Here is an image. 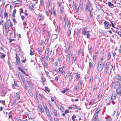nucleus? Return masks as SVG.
Instances as JSON below:
<instances>
[{"label":"nucleus","instance_id":"1","mask_svg":"<svg viewBox=\"0 0 121 121\" xmlns=\"http://www.w3.org/2000/svg\"><path fill=\"white\" fill-rule=\"evenodd\" d=\"M91 3L90 1H88L87 5L86 6V9L87 11V10L90 13V17H91L93 16L92 13V9L91 8Z\"/></svg>","mask_w":121,"mask_h":121},{"label":"nucleus","instance_id":"2","mask_svg":"<svg viewBox=\"0 0 121 121\" xmlns=\"http://www.w3.org/2000/svg\"><path fill=\"white\" fill-rule=\"evenodd\" d=\"M13 25L12 23L11 22L10 20L9 19L6 21L5 24H4L3 27H4L6 29L9 28V27H11Z\"/></svg>","mask_w":121,"mask_h":121},{"label":"nucleus","instance_id":"3","mask_svg":"<svg viewBox=\"0 0 121 121\" xmlns=\"http://www.w3.org/2000/svg\"><path fill=\"white\" fill-rule=\"evenodd\" d=\"M104 65V64L101 62H99L97 67V70L99 71H101Z\"/></svg>","mask_w":121,"mask_h":121},{"label":"nucleus","instance_id":"4","mask_svg":"<svg viewBox=\"0 0 121 121\" xmlns=\"http://www.w3.org/2000/svg\"><path fill=\"white\" fill-rule=\"evenodd\" d=\"M109 24V23L107 21H105L104 22V27L105 29H108L110 28Z\"/></svg>","mask_w":121,"mask_h":121},{"label":"nucleus","instance_id":"5","mask_svg":"<svg viewBox=\"0 0 121 121\" xmlns=\"http://www.w3.org/2000/svg\"><path fill=\"white\" fill-rule=\"evenodd\" d=\"M116 92L117 94L120 96H121V86H119L117 89Z\"/></svg>","mask_w":121,"mask_h":121},{"label":"nucleus","instance_id":"6","mask_svg":"<svg viewBox=\"0 0 121 121\" xmlns=\"http://www.w3.org/2000/svg\"><path fill=\"white\" fill-rule=\"evenodd\" d=\"M16 63L17 65H19L20 62V59L19 56H17V55L16 53Z\"/></svg>","mask_w":121,"mask_h":121},{"label":"nucleus","instance_id":"7","mask_svg":"<svg viewBox=\"0 0 121 121\" xmlns=\"http://www.w3.org/2000/svg\"><path fill=\"white\" fill-rule=\"evenodd\" d=\"M81 103V102L80 101L79 102H76V104H77V105H76V109H78L79 110L81 109V108H78V107L80 106Z\"/></svg>","mask_w":121,"mask_h":121},{"label":"nucleus","instance_id":"8","mask_svg":"<svg viewBox=\"0 0 121 121\" xmlns=\"http://www.w3.org/2000/svg\"><path fill=\"white\" fill-rule=\"evenodd\" d=\"M35 5L34 4H30L29 7L30 10L31 11H32Z\"/></svg>","mask_w":121,"mask_h":121},{"label":"nucleus","instance_id":"9","mask_svg":"<svg viewBox=\"0 0 121 121\" xmlns=\"http://www.w3.org/2000/svg\"><path fill=\"white\" fill-rule=\"evenodd\" d=\"M20 1V0H16L13 3V5H15L17 4H20V2H21Z\"/></svg>","mask_w":121,"mask_h":121},{"label":"nucleus","instance_id":"10","mask_svg":"<svg viewBox=\"0 0 121 121\" xmlns=\"http://www.w3.org/2000/svg\"><path fill=\"white\" fill-rule=\"evenodd\" d=\"M50 50V49L49 48H47L46 49L45 53L48 55L49 53Z\"/></svg>","mask_w":121,"mask_h":121},{"label":"nucleus","instance_id":"11","mask_svg":"<svg viewBox=\"0 0 121 121\" xmlns=\"http://www.w3.org/2000/svg\"><path fill=\"white\" fill-rule=\"evenodd\" d=\"M58 35L57 34H54L52 36V38L53 39H56Z\"/></svg>","mask_w":121,"mask_h":121},{"label":"nucleus","instance_id":"12","mask_svg":"<svg viewBox=\"0 0 121 121\" xmlns=\"http://www.w3.org/2000/svg\"><path fill=\"white\" fill-rule=\"evenodd\" d=\"M110 100L111 99L110 98H107L106 100V103L108 104H109L110 102Z\"/></svg>","mask_w":121,"mask_h":121},{"label":"nucleus","instance_id":"13","mask_svg":"<svg viewBox=\"0 0 121 121\" xmlns=\"http://www.w3.org/2000/svg\"><path fill=\"white\" fill-rule=\"evenodd\" d=\"M116 78L117 80H118L121 81V76L119 75L116 76Z\"/></svg>","mask_w":121,"mask_h":121},{"label":"nucleus","instance_id":"14","mask_svg":"<svg viewBox=\"0 0 121 121\" xmlns=\"http://www.w3.org/2000/svg\"><path fill=\"white\" fill-rule=\"evenodd\" d=\"M43 105L45 110L46 111H47V110H48V109L47 107V105L45 103H43Z\"/></svg>","mask_w":121,"mask_h":121},{"label":"nucleus","instance_id":"15","mask_svg":"<svg viewBox=\"0 0 121 121\" xmlns=\"http://www.w3.org/2000/svg\"><path fill=\"white\" fill-rule=\"evenodd\" d=\"M47 114V116L49 118H50L51 117V115H50V113L49 112V111L48 109L47 110V111H46Z\"/></svg>","mask_w":121,"mask_h":121},{"label":"nucleus","instance_id":"16","mask_svg":"<svg viewBox=\"0 0 121 121\" xmlns=\"http://www.w3.org/2000/svg\"><path fill=\"white\" fill-rule=\"evenodd\" d=\"M18 77L19 79H21L22 81V80H23L24 79V76L23 75H18Z\"/></svg>","mask_w":121,"mask_h":121},{"label":"nucleus","instance_id":"17","mask_svg":"<svg viewBox=\"0 0 121 121\" xmlns=\"http://www.w3.org/2000/svg\"><path fill=\"white\" fill-rule=\"evenodd\" d=\"M52 111L53 112L54 115L55 116H56L57 115V111L56 110L53 109Z\"/></svg>","mask_w":121,"mask_h":121},{"label":"nucleus","instance_id":"18","mask_svg":"<svg viewBox=\"0 0 121 121\" xmlns=\"http://www.w3.org/2000/svg\"><path fill=\"white\" fill-rule=\"evenodd\" d=\"M116 98V95L115 94H112L111 96V99L112 100L115 99Z\"/></svg>","mask_w":121,"mask_h":121},{"label":"nucleus","instance_id":"19","mask_svg":"<svg viewBox=\"0 0 121 121\" xmlns=\"http://www.w3.org/2000/svg\"><path fill=\"white\" fill-rule=\"evenodd\" d=\"M43 17L42 15L41 14H39V16L38 17V18L39 20V21H40L41 19H42V18Z\"/></svg>","mask_w":121,"mask_h":121},{"label":"nucleus","instance_id":"20","mask_svg":"<svg viewBox=\"0 0 121 121\" xmlns=\"http://www.w3.org/2000/svg\"><path fill=\"white\" fill-rule=\"evenodd\" d=\"M28 92L30 95V96L32 97L33 96V95L32 91L30 90H29L28 91Z\"/></svg>","mask_w":121,"mask_h":121},{"label":"nucleus","instance_id":"21","mask_svg":"<svg viewBox=\"0 0 121 121\" xmlns=\"http://www.w3.org/2000/svg\"><path fill=\"white\" fill-rule=\"evenodd\" d=\"M49 55H48L46 57V60L47 61H49L50 60V58L49 57Z\"/></svg>","mask_w":121,"mask_h":121},{"label":"nucleus","instance_id":"22","mask_svg":"<svg viewBox=\"0 0 121 121\" xmlns=\"http://www.w3.org/2000/svg\"><path fill=\"white\" fill-rule=\"evenodd\" d=\"M37 50L38 51L39 53V54H40L42 52V49L38 48H37Z\"/></svg>","mask_w":121,"mask_h":121},{"label":"nucleus","instance_id":"23","mask_svg":"<svg viewBox=\"0 0 121 121\" xmlns=\"http://www.w3.org/2000/svg\"><path fill=\"white\" fill-rule=\"evenodd\" d=\"M100 33L102 34V35H104L105 34V31L103 30H101V31H100Z\"/></svg>","mask_w":121,"mask_h":121},{"label":"nucleus","instance_id":"24","mask_svg":"<svg viewBox=\"0 0 121 121\" xmlns=\"http://www.w3.org/2000/svg\"><path fill=\"white\" fill-rule=\"evenodd\" d=\"M89 32H90V31H87V32H86V35H87L86 37L88 39H89V37H90V34H89Z\"/></svg>","mask_w":121,"mask_h":121},{"label":"nucleus","instance_id":"25","mask_svg":"<svg viewBox=\"0 0 121 121\" xmlns=\"http://www.w3.org/2000/svg\"><path fill=\"white\" fill-rule=\"evenodd\" d=\"M16 102V100H15L12 103L11 105L12 106H13L14 105H15Z\"/></svg>","mask_w":121,"mask_h":121},{"label":"nucleus","instance_id":"26","mask_svg":"<svg viewBox=\"0 0 121 121\" xmlns=\"http://www.w3.org/2000/svg\"><path fill=\"white\" fill-rule=\"evenodd\" d=\"M64 7H60V13H63V10Z\"/></svg>","mask_w":121,"mask_h":121},{"label":"nucleus","instance_id":"27","mask_svg":"<svg viewBox=\"0 0 121 121\" xmlns=\"http://www.w3.org/2000/svg\"><path fill=\"white\" fill-rule=\"evenodd\" d=\"M82 83L83 82L82 81H80L78 84V86H81L82 85Z\"/></svg>","mask_w":121,"mask_h":121},{"label":"nucleus","instance_id":"28","mask_svg":"<svg viewBox=\"0 0 121 121\" xmlns=\"http://www.w3.org/2000/svg\"><path fill=\"white\" fill-rule=\"evenodd\" d=\"M80 74V73H77V74H76V76H77V77L76 78V79H78L79 78H80V76H79Z\"/></svg>","mask_w":121,"mask_h":121},{"label":"nucleus","instance_id":"29","mask_svg":"<svg viewBox=\"0 0 121 121\" xmlns=\"http://www.w3.org/2000/svg\"><path fill=\"white\" fill-rule=\"evenodd\" d=\"M89 67L90 68L91 67H93V65L92 63L89 62Z\"/></svg>","mask_w":121,"mask_h":121},{"label":"nucleus","instance_id":"30","mask_svg":"<svg viewBox=\"0 0 121 121\" xmlns=\"http://www.w3.org/2000/svg\"><path fill=\"white\" fill-rule=\"evenodd\" d=\"M4 16L6 19H7L8 17V13L6 12H5L4 13Z\"/></svg>","mask_w":121,"mask_h":121},{"label":"nucleus","instance_id":"31","mask_svg":"<svg viewBox=\"0 0 121 121\" xmlns=\"http://www.w3.org/2000/svg\"><path fill=\"white\" fill-rule=\"evenodd\" d=\"M108 5L109 7H112L113 6V4L111 3L110 2H108Z\"/></svg>","mask_w":121,"mask_h":121},{"label":"nucleus","instance_id":"32","mask_svg":"<svg viewBox=\"0 0 121 121\" xmlns=\"http://www.w3.org/2000/svg\"><path fill=\"white\" fill-rule=\"evenodd\" d=\"M76 118V116L75 115H73V116L72 117V119L73 121H74L75 120Z\"/></svg>","mask_w":121,"mask_h":121},{"label":"nucleus","instance_id":"33","mask_svg":"<svg viewBox=\"0 0 121 121\" xmlns=\"http://www.w3.org/2000/svg\"><path fill=\"white\" fill-rule=\"evenodd\" d=\"M51 1L50 0H48V3L47 4V6L48 7H49L50 6V5Z\"/></svg>","mask_w":121,"mask_h":121},{"label":"nucleus","instance_id":"34","mask_svg":"<svg viewBox=\"0 0 121 121\" xmlns=\"http://www.w3.org/2000/svg\"><path fill=\"white\" fill-rule=\"evenodd\" d=\"M9 42L10 43H11L13 41H14L15 40V39H9Z\"/></svg>","mask_w":121,"mask_h":121},{"label":"nucleus","instance_id":"35","mask_svg":"<svg viewBox=\"0 0 121 121\" xmlns=\"http://www.w3.org/2000/svg\"><path fill=\"white\" fill-rule=\"evenodd\" d=\"M0 103H1L2 104H3V105H5V101L4 100H3L2 101L0 100Z\"/></svg>","mask_w":121,"mask_h":121},{"label":"nucleus","instance_id":"36","mask_svg":"<svg viewBox=\"0 0 121 121\" xmlns=\"http://www.w3.org/2000/svg\"><path fill=\"white\" fill-rule=\"evenodd\" d=\"M45 42L43 40H42L40 43V44L41 45H43L44 44Z\"/></svg>","mask_w":121,"mask_h":121},{"label":"nucleus","instance_id":"37","mask_svg":"<svg viewBox=\"0 0 121 121\" xmlns=\"http://www.w3.org/2000/svg\"><path fill=\"white\" fill-rule=\"evenodd\" d=\"M45 72L46 73L48 77H49L50 76H49V73L47 71H46L45 70Z\"/></svg>","mask_w":121,"mask_h":121},{"label":"nucleus","instance_id":"38","mask_svg":"<svg viewBox=\"0 0 121 121\" xmlns=\"http://www.w3.org/2000/svg\"><path fill=\"white\" fill-rule=\"evenodd\" d=\"M20 13H23V9L22 8H21L20 9Z\"/></svg>","mask_w":121,"mask_h":121},{"label":"nucleus","instance_id":"39","mask_svg":"<svg viewBox=\"0 0 121 121\" xmlns=\"http://www.w3.org/2000/svg\"><path fill=\"white\" fill-rule=\"evenodd\" d=\"M45 90H46L47 91L49 92L50 91L48 87H45Z\"/></svg>","mask_w":121,"mask_h":121},{"label":"nucleus","instance_id":"40","mask_svg":"<svg viewBox=\"0 0 121 121\" xmlns=\"http://www.w3.org/2000/svg\"><path fill=\"white\" fill-rule=\"evenodd\" d=\"M41 57H42V58L41 60H44V59L45 57V56L44 55H42V56Z\"/></svg>","mask_w":121,"mask_h":121},{"label":"nucleus","instance_id":"41","mask_svg":"<svg viewBox=\"0 0 121 121\" xmlns=\"http://www.w3.org/2000/svg\"><path fill=\"white\" fill-rule=\"evenodd\" d=\"M97 114H95V117L96 120H97L98 118V117L97 116Z\"/></svg>","mask_w":121,"mask_h":121},{"label":"nucleus","instance_id":"42","mask_svg":"<svg viewBox=\"0 0 121 121\" xmlns=\"http://www.w3.org/2000/svg\"><path fill=\"white\" fill-rule=\"evenodd\" d=\"M49 108H50V109H53V107L52 106V105L50 104L49 103Z\"/></svg>","mask_w":121,"mask_h":121},{"label":"nucleus","instance_id":"43","mask_svg":"<svg viewBox=\"0 0 121 121\" xmlns=\"http://www.w3.org/2000/svg\"><path fill=\"white\" fill-rule=\"evenodd\" d=\"M22 73L24 74H25L26 76H28V75L27 74H26L25 72L23 70H22V71H21Z\"/></svg>","mask_w":121,"mask_h":121},{"label":"nucleus","instance_id":"44","mask_svg":"<svg viewBox=\"0 0 121 121\" xmlns=\"http://www.w3.org/2000/svg\"><path fill=\"white\" fill-rule=\"evenodd\" d=\"M5 55L4 54L0 56V57L2 58H4L5 57Z\"/></svg>","mask_w":121,"mask_h":121},{"label":"nucleus","instance_id":"45","mask_svg":"<svg viewBox=\"0 0 121 121\" xmlns=\"http://www.w3.org/2000/svg\"><path fill=\"white\" fill-rule=\"evenodd\" d=\"M99 111H100V109H97L95 111V112H96V114H98V113L99 112Z\"/></svg>","mask_w":121,"mask_h":121},{"label":"nucleus","instance_id":"46","mask_svg":"<svg viewBox=\"0 0 121 121\" xmlns=\"http://www.w3.org/2000/svg\"><path fill=\"white\" fill-rule=\"evenodd\" d=\"M43 65H44L45 66H48V64L47 63H46V62H44L43 63Z\"/></svg>","mask_w":121,"mask_h":121},{"label":"nucleus","instance_id":"47","mask_svg":"<svg viewBox=\"0 0 121 121\" xmlns=\"http://www.w3.org/2000/svg\"><path fill=\"white\" fill-rule=\"evenodd\" d=\"M73 78V76H70L69 78V81H71L72 80V79Z\"/></svg>","mask_w":121,"mask_h":121},{"label":"nucleus","instance_id":"48","mask_svg":"<svg viewBox=\"0 0 121 121\" xmlns=\"http://www.w3.org/2000/svg\"><path fill=\"white\" fill-rule=\"evenodd\" d=\"M57 28L58 29V32H60V26H58L57 27Z\"/></svg>","mask_w":121,"mask_h":121},{"label":"nucleus","instance_id":"49","mask_svg":"<svg viewBox=\"0 0 121 121\" xmlns=\"http://www.w3.org/2000/svg\"><path fill=\"white\" fill-rule=\"evenodd\" d=\"M39 95L41 99L43 98V95L41 94H39Z\"/></svg>","mask_w":121,"mask_h":121},{"label":"nucleus","instance_id":"50","mask_svg":"<svg viewBox=\"0 0 121 121\" xmlns=\"http://www.w3.org/2000/svg\"><path fill=\"white\" fill-rule=\"evenodd\" d=\"M93 81V77H91L90 78V82H92Z\"/></svg>","mask_w":121,"mask_h":121},{"label":"nucleus","instance_id":"51","mask_svg":"<svg viewBox=\"0 0 121 121\" xmlns=\"http://www.w3.org/2000/svg\"><path fill=\"white\" fill-rule=\"evenodd\" d=\"M40 3L41 5H43L44 4L43 0H40Z\"/></svg>","mask_w":121,"mask_h":121},{"label":"nucleus","instance_id":"52","mask_svg":"<svg viewBox=\"0 0 121 121\" xmlns=\"http://www.w3.org/2000/svg\"><path fill=\"white\" fill-rule=\"evenodd\" d=\"M71 33V29H69V34H68V35L69 37L70 36V35Z\"/></svg>","mask_w":121,"mask_h":121},{"label":"nucleus","instance_id":"53","mask_svg":"<svg viewBox=\"0 0 121 121\" xmlns=\"http://www.w3.org/2000/svg\"><path fill=\"white\" fill-rule=\"evenodd\" d=\"M30 55L31 56L33 55L34 54V53L33 52H32V50H30Z\"/></svg>","mask_w":121,"mask_h":121},{"label":"nucleus","instance_id":"54","mask_svg":"<svg viewBox=\"0 0 121 121\" xmlns=\"http://www.w3.org/2000/svg\"><path fill=\"white\" fill-rule=\"evenodd\" d=\"M27 86L26 84V83L25 84L24 86V89L26 90L27 89Z\"/></svg>","mask_w":121,"mask_h":121},{"label":"nucleus","instance_id":"55","mask_svg":"<svg viewBox=\"0 0 121 121\" xmlns=\"http://www.w3.org/2000/svg\"><path fill=\"white\" fill-rule=\"evenodd\" d=\"M64 20L65 22V24L66 23V17H64Z\"/></svg>","mask_w":121,"mask_h":121},{"label":"nucleus","instance_id":"56","mask_svg":"<svg viewBox=\"0 0 121 121\" xmlns=\"http://www.w3.org/2000/svg\"><path fill=\"white\" fill-rule=\"evenodd\" d=\"M35 100L37 101H38V98L37 95H36L35 97Z\"/></svg>","mask_w":121,"mask_h":121},{"label":"nucleus","instance_id":"57","mask_svg":"<svg viewBox=\"0 0 121 121\" xmlns=\"http://www.w3.org/2000/svg\"><path fill=\"white\" fill-rule=\"evenodd\" d=\"M63 70V69L62 68H59V72H62V70Z\"/></svg>","mask_w":121,"mask_h":121},{"label":"nucleus","instance_id":"58","mask_svg":"<svg viewBox=\"0 0 121 121\" xmlns=\"http://www.w3.org/2000/svg\"><path fill=\"white\" fill-rule=\"evenodd\" d=\"M87 32L86 31H84L82 32V34L84 35H85L86 34Z\"/></svg>","mask_w":121,"mask_h":121},{"label":"nucleus","instance_id":"59","mask_svg":"<svg viewBox=\"0 0 121 121\" xmlns=\"http://www.w3.org/2000/svg\"><path fill=\"white\" fill-rule=\"evenodd\" d=\"M26 61V59L25 58L24 60H21V62L22 63H24Z\"/></svg>","mask_w":121,"mask_h":121},{"label":"nucleus","instance_id":"60","mask_svg":"<svg viewBox=\"0 0 121 121\" xmlns=\"http://www.w3.org/2000/svg\"><path fill=\"white\" fill-rule=\"evenodd\" d=\"M13 21L15 23H17L16 20L14 18L13 19Z\"/></svg>","mask_w":121,"mask_h":121},{"label":"nucleus","instance_id":"61","mask_svg":"<svg viewBox=\"0 0 121 121\" xmlns=\"http://www.w3.org/2000/svg\"><path fill=\"white\" fill-rule=\"evenodd\" d=\"M69 112V111L67 109H66L65 110V113H68Z\"/></svg>","mask_w":121,"mask_h":121},{"label":"nucleus","instance_id":"62","mask_svg":"<svg viewBox=\"0 0 121 121\" xmlns=\"http://www.w3.org/2000/svg\"><path fill=\"white\" fill-rule=\"evenodd\" d=\"M18 68L19 70L21 71L23 70L22 68L20 67H18Z\"/></svg>","mask_w":121,"mask_h":121},{"label":"nucleus","instance_id":"63","mask_svg":"<svg viewBox=\"0 0 121 121\" xmlns=\"http://www.w3.org/2000/svg\"><path fill=\"white\" fill-rule=\"evenodd\" d=\"M82 52V51L81 49H79L78 51V54H79L80 53Z\"/></svg>","mask_w":121,"mask_h":121},{"label":"nucleus","instance_id":"64","mask_svg":"<svg viewBox=\"0 0 121 121\" xmlns=\"http://www.w3.org/2000/svg\"><path fill=\"white\" fill-rule=\"evenodd\" d=\"M16 11H17V10H16V9H14L13 11V13H14V14H16Z\"/></svg>","mask_w":121,"mask_h":121}]
</instances>
